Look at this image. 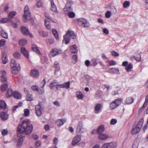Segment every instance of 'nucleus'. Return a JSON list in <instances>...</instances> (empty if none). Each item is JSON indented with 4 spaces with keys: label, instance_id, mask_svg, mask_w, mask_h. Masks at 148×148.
<instances>
[{
    "label": "nucleus",
    "instance_id": "32",
    "mask_svg": "<svg viewBox=\"0 0 148 148\" xmlns=\"http://www.w3.org/2000/svg\"><path fill=\"white\" fill-rule=\"evenodd\" d=\"M133 99L131 97H128L127 98L126 100V103L127 104H131L133 102Z\"/></svg>",
    "mask_w": 148,
    "mask_h": 148
},
{
    "label": "nucleus",
    "instance_id": "12",
    "mask_svg": "<svg viewBox=\"0 0 148 148\" xmlns=\"http://www.w3.org/2000/svg\"><path fill=\"white\" fill-rule=\"evenodd\" d=\"M20 51L23 55L27 59L29 58V53L28 51L24 47H21L20 49Z\"/></svg>",
    "mask_w": 148,
    "mask_h": 148
},
{
    "label": "nucleus",
    "instance_id": "5",
    "mask_svg": "<svg viewBox=\"0 0 148 148\" xmlns=\"http://www.w3.org/2000/svg\"><path fill=\"white\" fill-rule=\"evenodd\" d=\"M43 104L41 102H39L38 105L35 106L36 114L38 116H40L42 114V111L44 109Z\"/></svg>",
    "mask_w": 148,
    "mask_h": 148
},
{
    "label": "nucleus",
    "instance_id": "49",
    "mask_svg": "<svg viewBox=\"0 0 148 148\" xmlns=\"http://www.w3.org/2000/svg\"><path fill=\"white\" fill-rule=\"evenodd\" d=\"M123 5L124 8H127L129 6L130 2L128 1H125L124 2Z\"/></svg>",
    "mask_w": 148,
    "mask_h": 148
},
{
    "label": "nucleus",
    "instance_id": "48",
    "mask_svg": "<svg viewBox=\"0 0 148 148\" xmlns=\"http://www.w3.org/2000/svg\"><path fill=\"white\" fill-rule=\"evenodd\" d=\"M48 60V59L47 57L45 56H42L41 58V61L42 62L44 63L46 62Z\"/></svg>",
    "mask_w": 148,
    "mask_h": 148
},
{
    "label": "nucleus",
    "instance_id": "37",
    "mask_svg": "<svg viewBox=\"0 0 148 148\" xmlns=\"http://www.w3.org/2000/svg\"><path fill=\"white\" fill-rule=\"evenodd\" d=\"M16 64L15 60L14 59H12L11 60V63L10 65L11 67L17 66V64Z\"/></svg>",
    "mask_w": 148,
    "mask_h": 148
},
{
    "label": "nucleus",
    "instance_id": "52",
    "mask_svg": "<svg viewBox=\"0 0 148 148\" xmlns=\"http://www.w3.org/2000/svg\"><path fill=\"white\" fill-rule=\"evenodd\" d=\"M101 148H109V143L104 144L101 147Z\"/></svg>",
    "mask_w": 148,
    "mask_h": 148
},
{
    "label": "nucleus",
    "instance_id": "27",
    "mask_svg": "<svg viewBox=\"0 0 148 148\" xmlns=\"http://www.w3.org/2000/svg\"><path fill=\"white\" fill-rule=\"evenodd\" d=\"M14 97L16 99H20L21 97V94L17 91H15L13 92V95Z\"/></svg>",
    "mask_w": 148,
    "mask_h": 148
},
{
    "label": "nucleus",
    "instance_id": "61",
    "mask_svg": "<svg viewBox=\"0 0 148 148\" xmlns=\"http://www.w3.org/2000/svg\"><path fill=\"white\" fill-rule=\"evenodd\" d=\"M134 58L137 61H140L141 60V57L139 54H138V56H134Z\"/></svg>",
    "mask_w": 148,
    "mask_h": 148
},
{
    "label": "nucleus",
    "instance_id": "2",
    "mask_svg": "<svg viewBox=\"0 0 148 148\" xmlns=\"http://www.w3.org/2000/svg\"><path fill=\"white\" fill-rule=\"evenodd\" d=\"M76 36L74 32L71 30L68 31L66 34L64 36V40L63 42L65 41V44L67 45L70 42V38L74 39Z\"/></svg>",
    "mask_w": 148,
    "mask_h": 148
},
{
    "label": "nucleus",
    "instance_id": "50",
    "mask_svg": "<svg viewBox=\"0 0 148 148\" xmlns=\"http://www.w3.org/2000/svg\"><path fill=\"white\" fill-rule=\"evenodd\" d=\"M24 115L26 116H28L29 114V110L28 109H25L24 110Z\"/></svg>",
    "mask_w": 148,
    "mask_h": 148
},
{
    "label": "nucleus",
    "instance_id": "60",
    "mask_svg": "<svg viewBox=\"0 0 148 148\" xmlns=\"http://www.w3.org/2000/svg\"><path fill=\"white\" fill-rule=\"evenodd\" d=\"M116 64V62L114 60H112L109 62V66L114 65Z\"/></svg>",
    "mask_w": 148,
    "mask_h": 148
},
{
    "label": "nucleus",
    "instance_id": "23",
    "mask_svg": "<svg viewBox=\"0 0 148 148\" xmlns=\"http://www.w3.org/2000/svg\"><path fill=\"white\" fill-rule=\"evenodd\" d=\"M70 48L71 50V53H75L77 52L78 50L75 45H74L71 46Z\"/></svg>",
    "mask_w": 148,
    "mask_h": 148
},
{
    "label": "nucleus",
    "instance_id": "10",
    "mask_svg": "<svg viewBox=\"0 0 148 148\" xmlns=\"http://www.w3.org/2000/svg\"><path fill=\"white\" fill-rule=\"evenodd\" d=\"M81 136L79 135H76L73 139L72 142V144L73 145L75 146L81 140Z\"/></svg>",
    "mask_w": 148,
    "mask_h": 148
},
{
    "label": "nucleus",
    "instance_id": "31",
    "mask_svg": "<svg viewBox=\"0 0 148 148\" xmlns=\"http://www.w3.org/2000/svg\"><path fill=\"white\" fill-rule=\"evenodd\" d=\"M2 30V31H1V36L4 38H7L8 37V33L5 32L2 29L0 28V30Z\"/></svg>",
    "mask_w": 148,
    "mask_h": 148
},
{
    "label": "nucleus",
    "instance_id": "33",
    "mask_svg": "<svg viewBox=\"0 0 148 148\" xmlns=\"http://www.w3.org/2000/svg\"><path fill=\"white\" fill-rule=\"evenodd\" d=\"M13 56L16 59H19L21 57V55L20 53L17 52H14L13 54Z\"/></svg>",
    "mask_w": 148,
    "mask_h": 148
},
{
    "label": "nucleus",
    "instance_id": "16",
    "mask_svg": "<svg viewBox=\"0 0 148 148\" xmlns=\"http://www.w3.org/2000/svg\"><path fill=\"white\" fill-rule=\"evenodd\" d=\"M21 31L23 34L26 35H28L29 32L28 29L25 26H22L21 27Z\"/></svg>",
    "mask_w": 148,
    "mask_h": 148
},
{
    "label": "nucleus",
    "instance_id": "54",
    "mask_svg": "<svg viewBox=\"0 0 148 148\" xmlns=\"http://www.w3.org/2000/svg\"><path fill=\"white\" fill-rule=\"evenodd\" d=\"M111 53L112 55L114 56L117 57L119 56V54L115 51H112L111 52Z\"/></svg>",
    "mask_w": 148,
    "mask_h": 148
},
{
    "label": "nucleus",
    "instance_id": "22",
    "mask_svg": "<svg viewBox=\"0 0 148 148\" xmlns=\"http://www.w3.org/2000/svg\"><path fill=\"white\" fill-rule=\"evenodd\" d=\"M98 138L99 139L101 140H106L108 138L109 136L108 135L105 134L101 133L99 134Z\"/></svg>",
    "mask_w": 148,
    "mask_h": 148
},
{
    "label": "nucleus",
    "instance_id": "59",
    "mask_svg": "<svg viewBox=\"0 0 148 148\" xmlns=\"http://www.w3.org/2000/svg\"><path fill=\"white\" fill-rule=\"evenodd\" d=\"M24 13L25 14L24 15L27 17H29L30 16L31 14L29 10L24 12Z\"/></svg>",
    "mask_w": 148,
    "mask_h": 148
},
{
    "label": "nucleus",
    "instance_id": "45",
    "mask_svg": "<svg viewBox=\"0 0 148 148\" xmlns=\"http://www.w3.org/2000/svg\"><path fill=\"white\" fill-rule=\"evenodd\" d=\"M10 22V21H9L8 20V18H2L0 20V23H5L7 22Z\"/></svg>",
    "mask_w": 148,
    "mask_h": 148
},
{
    "label": "nucleus",
    "instance_id": "51",
    "mask_svg": "<svg viewBox=\"0 0 148 148\" xmlns=\"http://www.w3.org/2000/svg\"><path fill=\"white\" fill-rule=\"evenodd\" d=\"M33 99L31 97V95L29 93H28L26 95V100L27 101H31Z\"/></svg>",
    "mask_w": 148,
    "mask_h": 148
},
{
    "label": "nucleus",
    "instance_id": "4",
    "mask_svg": "<svg viewBox=\"0 0 148 148\" xmlns=\"http://www.w3.org/2000/svg\"><path fill=\"white\" fill-rule=\"evenodd\" d=\"M77 21L78 24L82 27H87L90 25L88 21L85 18H80L77 19Z\"/></svg>",
    "mask_w": 148,
    "mask_h": 148
},
{
    "label": "nucleus",
    "instance_id": "9",
    "mask_svg": "<svg viewBox=\"0 0 148 148\" xmlns=\"http://www.w3.org/2000/svg\"><path fill=\"white\" fill-rule=\"evenodd\" d=\"M83 123L82 122H79L76 129V132L77 133L82 132L83 131Z\"/></svg>",
    "mask_w": 148,
    "mask_h": 148
},
{
    "label": "nucleus",
    "instance_id": "3",
    "mask_svg": "<svg viewBox=\"0 0 148 148\" xmlns=\"http://www.w3.org/2000/svg\"><path fill=\"white\" fill-rule=\"evenodd\" d=\"M73 2L72 0H68L66 3L63 10L64 12L69 13L73 10Z\"/></svg>",
    "mask_w": 148,
    "mask_h": 148
},
{
    "label": "nucleus",
    "instance_id": "58",
    "mask_svg": "<svg viewBox=\"0 0 148 148\" xmlns=\"http://www.w3.org/2000/svg\"><path fill=\"white\" fill-rule=\"evenodd\" d=\"M75 14L73 12H69V16L70 18H73L75 16Z\"/></svg>",
    "mask_w": 148,
    "mask_h": 148
},
{
    "label": "nucleus",
    "instance_id": "24",
    "mask_svg": "<svg viewBox=\"0 0 148 148\" xmlns=\"http://www.w3.org/2000/svg\"><path fill=\"white\" fill-rule=\"evenodd\" d=\"M144 123V119H140L138 121L137 125L136 126L138 128L141 129L143 126Z\"/></svg>",
    "mask_w": 148,
    "mask_h": 148
},
{
    "label": "nucleus",
    "instance_id": "56",
    "mask_svg": "<svg viewBox=\"0 0 148 148\" xmlns=\"http://www.w3.org/2000/svg\"><path fill=\"white\" fill-rule=\"evenodd\" d=\"M32 90L36 91H38L39 90V88L36 86H33L32 87Z\"/></svg>",
    "mask_w": 148,
    "mask_h": 148
},
{
    "label": "nucleus",
    "instance_id": "36",
    "mask_svg": "<svg viewBox=\"0 0 148 148\" xmlns=\"http://www.w3.org/2000/svg\"><path fill=\"white\" fill-rule=\"evenodd\" d=\"M27 43V40L24 39H21L19 41V44L20 46H23Z\"/></svg>",
    "mask_w": 148,
    "mask_h": 148
},
{
    "label": "nucleus",
    "instance_id": "25",
    "mask_svg": "<svg viewBox=\"0 0 148 148\" xmlns=\"http://www.w3.org/2000/svg\"><path fill=\"white\" fill-rule=\"evenodd\" d=\"M140 128H138L136 126L135 127L132 129L131 133L132 135L136 134L140 131Z\"/></svg>",
    "mask_w": 148,
    "mask_h": 148
},
{
    "label": "nucleus",
    "instance_id": "14",
    "mask_svg": "<svg viewBox=\"0 0 148 148\" xmlns=\"http://www.w3.org/2000/svg\"><path fill=\"white\" fill-rule=\"evenodd\" d=\"M0 117L2 120L5 121L8 119V115L6 113L1 112L0 113Z\"/></svg>",
    "mask_w": 148,
    "mask_h": 148
},
{
    "label": "nucleus",
    "instance_id": "47",
    "mask_svg": "<svg viewBox=\"0 0 148 148\" xmlns=\"http://www.w3.org/2000/svg\"><path fill=\"white\" fill-rule=\"evenodd\" d=\"M119 70L118 68H112V72L113 73L118 74L119 73Z\"/></svg>",
    "mask_w": 148,
    "mask_h": 148
},
{
    "label": "nucleus",
    "instance_id": "6",
    "mask_svg": "<svg viewBox=\"0 0 148 148\" xmlns=\"http://www.w3.org/2000/svg\"><path fill=\"white\" fill-rule=\"evenodd\" d=\"M122 100V99L121 98L115 99L114 101L110 103V108L112 109H115L121 103Z\"/></svg>",
    "mask_w": 148,
    "mask_h": 148
},
{
    "label": "nucleus",
    "instance_id": "26",
    "mask_svg": "<svg viewBox=\"0 0 148 148\" xmlns=\"http://www.w3.org/2000/svg\"><path fill=\"white\" fill-rule=\"evenodd\" d=\"M58 82L57 80H55L51 81L50 83V86L51 88H52L54 86H58Z\"/></svg>",
    "mask_w": 148,
    "mask_h": 148
},
{
    "label": "nucleus",
    "instance_id": "29",
    "mask_svg": "<svg viewBox=\"0 0 148 148\" xmlns=\"http://www.w3.org/2000/svg\"><path fill=\"white\" fill-rule=\"evenodd\" d=\"M16 14V12L14 11H13L9 13V14L8 17V18L9 21H10L11 22L12 21V19L13 17Z\"/></svg>",
    "mask_w": 148,
    "mask_h": 148
},
{
    "label": "nucleus",
    "instance_id": "20",
    "mask_svg": "<svg viewBox=\"0 0 148 148\" xmlns=\"http://www.w3.org/2000/svg\"><path fill=\"white\" fill-rule=\"evenodd\" d=\"M32 50L36 53L38 55L40 54V52L36 45L34 44L32 45Z\"/></svg>",
    "mask_w": 148,
    "mask_h": 148
},
{
    "label": "nucleus",
    "instance_id": "46",
    "mask_svg": "<svg viewBox=\"0 0 148 148\" xmlns=\"http://www.w3.org/2000/svg\"><path fill=\"white\" fill-rule=\"evenodd\" d=\"M64 88H65L66 89H68L70 88V82L68 81L67 82L64 83Z\"/></svg>",
    "mask_w": 148,
    "mask_h": 148
},
{
    "label": "nucleus",
    "instance_id": "11",
    "mask_svg": "<svg viewBox=\"0 0 148 148\" xmlns=\"http://www.w3.org/2000/svg\"><path fill=\"white\" fill-rule=\"evenodd\" d=\"M11 67V71L12 73L16 74H17L20 69L19 64H17V66Z\"/></svg>",
    "mask_w": 148,
    "mask_h": 148
},
{
    "label": "nucleus",
    "instance_id": "57",
    "mask_svg": "<svg viewBox=\"0 0 148 148\" xmlns=\"http://www.w3.org/2000/svg\"><path fill=\"white\" fill-rule=\"evenodd\" d=\"M41 145V142L39 140H37L35 143V146L36 147H39Z\"/></svg>",
    "mask_w": 148,
    "mask_h": 148
},
{
    "label": "nucleus",
    "instance_id": "43",
    "mask_svg": "<svg viewBox=\"0 0 148 148\" xmlns=\"http://www.w3.org/2000/svg\"><path fill=\"white\" fill-rule=\"evenodd\" d=\"M76 95L77 97L79 99H82L84 97L82 93L79 91L76 92Z\"/></svg>",
    "mask_w": 148,
    "mask_h": 148
},
{
    "label": "nucleus",
    "instance_id": "53",
    "mask_svg": "<svg viewBox=\"0 0 148 148\" xmlns=\"http://www.w3.org/2000/svg\"><path fill=\"white\" fill-rule=\"evenodd\" d=\"M105 16L107 18H110L111 16V12L110 11H107L105 14Z\"/></svg>",
    "mask_w": 148,
    "mask_h": 148
},
{
    "label": "nucleus",
    "instance_id": "7",
    "mask_svg": "<svg viewBox=\"0 0 148 148\" xmlns=\"http://www.w3.org/2000/svg\"><path fill=\"white\" fill-rule=\"evenodd\" d=\"M62 53V51L60 49L57 48H54L52 49L49 54L50 57H53L57 55L60 54Z\"/></svg>",
    "mask_w": 148,
    "mask_h": 148
},
{
    "label": "nucleus",
    "instance_id": "34",
    "mask_svg": "<svg viewBox=\"0 0 148 148\" xmlns=\"http://www.w3.org/2000/svg\"><path fill=\"white\" fill-rule=\"evenodd\" d=\"M8 96H7V98H10L13 95V92L12 90L11 89H8L7 91Z\"/></svg>",
    "mask_w": 148,
    "mask_h": 148
},
{
    "label": "nucleus",
    "instance_id": "19",
    "mask_svg": "<svg viewBox=\"0 0 148 148\" xmlns=\"http://www.w3.org/2000/svg\"><path fill=\"white\" fill-rule=\"evenodd\" d=\"M105 127L104 125H102L99 126L97 130V132L98 134L102 133L104 130Z\"/></svg>",
    "mask_w": 148,
    "mask_h": 148
},
{
    "label": "nucleus",
    "instance_id": "18",
    "mask_svg": "<svg viewBox=\"0 0 148 148\" xmlns=\"http://www.w3.org/2000/svg\"><path fill=\"white\" fill-rule=\"evenodd\" d=\"M2 60L3 64H5L8 62V59L7 57V53L5 52H4L2 53Z\"/></svg>",
    "mask_w": 148,
    "mask_h": 148
},
{
    "label": "nucleus",
    "instance_id": "55",
    "mask_svg": "<svg viewBox=\"0 0 148 148\" xmlns=\"http://www.w3.org/2000/svg\"><path fill=\"white\" fill-rule=\"evenodd\" d=\"M5 41L4 39L1 40H0V47H2L5 43Z\"/></svg>",
    "mask_w": 148,
    "mask_h": 148
},
{
    "label": "nucleus",
    "instance_id": "64",
    "mask_svg": "<svg viewBox=\"0 0 148 148\" xmlns=\"http://www.w3.org/2000/svg\"><path fill=\"white\" fill-rule=\"evenodd\" d=\"M8 133V130L5 129H4L3 130V131L2 132V135L4 136L7 135Z\"/></svg>",
    "mask_w": 148,
    "mask_h": 148
},
{
    "label": "nucleus",
    "instance_id": "62",
    "mask_svg": "<svg viewBox=\"0 0 148 148\" xmlns=\"http://www.w3.org/2000/svg\"><path fill=\"white\" fill-rule=\"evenodd\" d=\"M103 32L104 34H108L109 32V31L108 29L106 28H103Z\"/></svg>",
    "mask_w": 148,
    "mask_h": 148
},
{
    "label": "nucleus",
    "instance_id": "42",
    "mask_svg": "<svg viewBox=\"0 0 148 148\" xmlns=\"http://www.w3.org/2000/svg\"><path fill=\"white\" fill-rule=\"evenodd\" d=\"M56 123L59 127H60L63 124V121H62L61 119L57 120L56 121Z\"/></svg>",
    "mask_w": 148,
    "mask_h": 148
},
{
    "label": "nucleus",
    "instance_id": "15",
    "mask_svg": "<svg viewBox=\"0 0 148 148\" xmlns=\"http://www.w3.org/2000/svg\"><path fill=\"white\" fill-rule=\"evenodd\" d=\"M30 74L32 77L36 78L39 76V72L37 70L33 69L31 71Z\"/></svg>",
    "mask_w": 148,
    "mask_h": 148
},
{
    "label": "nucleus",
    "instance_id": "30",
    "mask_svg": "<svg viewBox=\"0 0 148 148\" xmlns=\"http://www.w3.org/2000/svg\"><path fill=\"white\" fill-rule=\"evenodd\" d=\"M7 107L5 101L3 100H1L0 101V108L5 109Z\"/></svg>",
    "mask_w": 148,
    "mask_h": 148
},
{
    "label": "nucleus",
    "instance_id": "35",
    "mask_svg": "<svg viewBox=\"0 0 148 148\" xmlns=\"http://www.w3.org/2000/svg\"><path fill=\"white\" fill-rule=\"evenodd\" d=\"M132 68L133 64L132 63H130L126 66L125 69L128 72L131 71V70Z\"/></svg>",
    "mask_w": 148,
    "mask_h": 148
},
{
    "label": "nucleus",
    "instance_id": "39",
    "mask_svg": "<svg viewBox=\"0 0 148 148\" xmlns=\"http://www.w3.org/2000/svg\"><path fill=\"white\" fill-rule=\"evenodd\" d=\"M8 87V85L6 84H3L1 87V90L2 92H4Z\"/></svg>",
    "mask_w": 148,
    "mask_h": 148
},
{
    "label": "nucleus",
    "instance_id": "17",
    "mask_svg": "<svg viewBox=\"0 0 148 148\" xmlns=\"http://www.w3.org/2000/svg\"><path fill=\"white\" fill-rule=\"evenodd\" d=\"M51 10L52 11L56 12V13H58V12L57 10L56 6L54 2L53 1H51Z\"/></svg>",
    "mask_w": 148,
    "mask_h": 148
},
{
    "label": "nucleus",
    "instance_id": "41",
    "mask_svg": "<svg viewBox=\"0 0 148 148\" xmlns=\"http://www.w3.org/2000/svg\"><path fill=\"white\" fill-rule=\"evenodd\" d=\"M39 33L40 36L43 37H46L48 35L47 32L41 30L39 31Z\"/></svg>",
    "mask_w": 148,
    "mask_h": 148
},
{
    "label": "nucleus",
    "instance_id": "38",
    "mask_svg": "<svg viewBox=\"0 0 148 148\" xmlns=\"http://www.w3.org/2000/svg\"><path fill=\"white\" fill-rule=\"evenodd\" d=\"M117 146V144L115 142L109 143V148H116Z\"/></svg>",
    "mask_w": 148,
    "mask_h": 148
},
{
    "label": "nucleus",
    "instance_id": "44",
    "mask_svg": "<svg viewBox=\"0 0 148 148\" xmlns=\"http://www.w3.org/2000/svg\"><path fill=\"white\" fill-rule=\"evenodd\" d=\"M52 32L54 36H55V38L57 39H58V34L56 30L55 29H53L52 30Z\"/></svg>",
    "mask_w": 148,
    "mask_h": 148
},
{
    "label": "nucleus",
    "instance_id": "21",
    "mask_svg": "<svg viewBox=\"0 0 148 148\" xmlns=\"http://www.w3.org/2000/svg\"><path fill=\"white\" fill-rule=\"evenodd\" d=\"M102 108L101 104L100 103H98L97 105L95 108V112L96 114H98L100 112V110Z\"/></svg>",
    "mask_w": 148,
    "mask_h": 148
},
{
    "label": "nucleus",
    "instance_id": "63",
    "mask_svg": "<svg viewBox=\"0 0 148 148\" xmlns=\"http://www.w3.org/2000/svg\"><path fill=\"white\" fill-rule=\"evenodd\" d=\"M58 139L56 137H54L53 139V143L55 145H57L58 143Z\"/></svg>",
    "mask_w": 148,
    "mask_h": 148
},
{
    "label": "nucleus",
    "instance_id": "28",
    "mask_svg": "<svg viewBox=\"0 0 148 148\" xmlns=\"http://www.w3.org/2000/svg\"><path fill=\"white\" fill-rule=\"evenodd\" d=\"M55 67V68L54 75H56V72L58 71L60 69V67L59 63L57 62H55L54 63Z\"/></svg>",
    "mask_w": 148,
    "mask_h": 148
},
{
    "label": "nucleus",
    "instance_id": "8",
    "mask_svg": "<svg viewBox=\"0 0 148 148\" xmlns=\"http://www.w3.org/2000/svg\"><path fill=\"white\" fill-rule=\"evenodd\" d=\"M25 137V134L21 132H19L18 134V141L17 145L18 146L20 147L23 144V138Z\"/></svg>",
    "mask_w": 148,
    "mask_h": 148
},
{
    "label": "nucleus",
    "instance_id": "40",
    "mask_svg": "<svg viewBox=\"0 0 148 148\" xmlns=\"http://www.w3.org/2000/svg\"><path fill=\"white\" fill-rule=\"evenodd\" d=\"M45 23L46 28L47 29H51V25L49 21L45 20Z\"/></svg>",
    "mask_w": 148,
    "mask_h": 148
},
{
    "label": "nucleus",
    "instance_id": "13",
    "mask_svg": "<svg viewBox=\"0 0 148 148\" xmlns=\"http://www.w3.org/2000/svg\"><path fill=\"white\" fill-rule=\"evenodd\" d=\"M2 73V75L0 77V81L3 83H5L7 80V79L5 76L6 74V72L4 70H3Z\"/></svg>",
    "mask_w": 148,
    "mask_h": 148
},
{
    "label": "nucleus",
    "instance_id": "1",
    "mask_svg": "<svg viewBox=\"0 0 148 148\" xmlns=\"http://www.w3.org/2000/svg\"><path fill=\"white\" fill-rule=\"evenodd\" d=\"M30 121L28 120H25L21 122L17 127V131L19 132H21L26 134H30L33 129V126L32 124L29 123Z\"/></svg>",
    "mask_w": 148,
    "mask_h": 148
}]
</instances>
